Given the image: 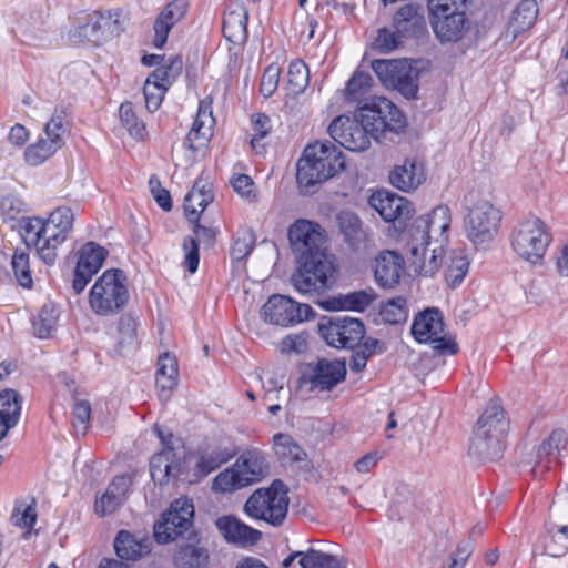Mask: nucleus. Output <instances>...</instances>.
Returning a JSON list of instances; mask_svg holds the SVG:
<instances>
[{"instance_id":"31","label":"nucleus","mask_w":568,"mask_h":568,"mask_svg":"<svg viewBox=\"0 0 568 568\" xmlns=\"http://www.w3.org/2000/svg\"><path fill=\"white\" fill-rule=\"evenodd\" d=\"M149 538H136L126 530L118 532L114 539V549L119 558L123 560H138L151 551Z\"/></svg>"},{"instance_id":"26","label":"nucleus","mask_w":568,"mask_h":568,"mask_svg":"<svg viewBox=\"0 0 568 568\" xmlns=\"http://www.w3.org/2000/svg\"><path fill=\"white\" fill-rule=\"evenodd\" d=\"M105 24L102 23V11H93L78 19L77 26L71 31V38L75 42H88L100 45L108 40Z\"/></svg>"},{"instance_id":"16","label":"nucleus","mask_w":568,"mask_h":568,"mask_svg":"<svg viewBox=\"0 0 568 568\" xmlns=\"http://www.w3.org/2000/svg\"><path fill=\"white\" fill-rule=\"evenodd\" d=\"M318 329L326 343L337 348L354 347L363 339L365 334L363 323L357 318L347 316L323 318Z\"/></svg>"},{"instance_id":"20","label":"nucleus","mask_w":568,"mask_h":568,"mask_svg":"<svg viewBox=\"0 0 568 568\" xmlns=\"http://www.w3.org/2000/svg\"><path fill=\"white\" fill-rule=\"evenodd\" d=\"M215 526L223 538L237 547L247 548L258 544L262 532L250 527L233 515L221 516Z\"/></svg>"},{"instance_id":"60","label":"nucleus","mask_w":568,"mask_h":568,"mask_svg":"<svg viewBox=\"0 0 568 568\" xmlns=\"http://www.w3.org/2000/svg\"><path fill=\"white\" fill-rule=\"evenodd\" d=\"M404 39L397 33V31H392L387 28H383L378 30V34L374 42V48L383 53H388L395 49H397Z\"/></svg>"},{"instance_id":"6","label":"nucleus","mask_w":568,"mask_h":568,"mask_svg":"<svg viewBox=\"0 0 568 568\" xmlns=\"http://www.w3.org/2000/svg\"><path fill=\"white\" fill-rule=\"evenodd\" d=\"M550 242L551 234L547 224L535 215L518 221L510 233L513 251L531 264L541 263Z\"/></svg>"},{"instance_id":"43","label":"nucleus","mask_w":568,"mask_h":568,"mask_svg":"<svg viewBox=\"0 0 568 568\" xmlns=\"http://www.w3.org/2000/svg\"><path fill=\"white\" fill-rule=\"evenodd\" d=\"M373 78L364 71H356L347 81L345 88V99L349 102H362L371 93Z\"/></svg>"},{"instance_id":"52","label":"nucleus","mask_w":568,"mask_h":568,"mask_svg":"<svg viewBox=\"0 0 568 568\" xmlns=\"http://www.w3.org/2000/svg\"><path fill=\"white\" fill-rule=\"evenodd\" d=\"M183 70V61L180 57H173L169 64L155 69L151 74L152 81L161 82L166 89L179 78Z\"/></svg>"},{"instance_id":"64","label":"nucleus","mask_w":568,"mask_h":568,"mask_svg":"<svg viewBox=\"0 0 568 568\" xmlns=\"http://www.w3.org/2000/svg\"><path fill=\"white\" fill-rule=\"evenodd\" d=\"M234 191L247 201L256 200L253 180L246 174H239L231 179Z\"/></svg>"},{"instance_id":"8","label":"nucleus","mask_w":568,"mask_h":568,"mask_svg":"<svg viewBox=\"0 0 568 568\" xmlns=\"http://www.w3.org/2000/svg\"><path fill=\"white\" fill-rule=\"evenodd\" d=\"M20 232L28 247H34L40 258L48 265L55 262L58 247L67 240L69 233L51 221L40 217H23Z\"/></svg>"},{"instance_id":"41","label":"nucleus","mask_w":568,"mask_h":568,"mask_svg":"<svg viewBox=\"0 0 568 568\" xmlns=\"http://www.w3.org/2000/svg\"><path fill=\"white\" fill-rule=\"evenodd\" d=\"M164 516L180 532H184L192 525L194 506L190 499L179 498L171 505L170 510Z\"/></svg>"},{"instance_id":"2","label":"nucleus","mask_w":568,"mask_h":568,"mask_svg":"<svg viewBox=\"0 0 568 568\" xmlns=\"http://www.w3.org/2000/svg\"><path fill=\"white\" fill-rule=\"evenodd\" d=\"M345 166L344 154L336 144L317 141L305 148L297 163L296 180L301 187L308 189L339 174Z\"/></svg>"},{"instance_id":"58","label":"nucleus","mask_w":568,"mask_h":568,"mask_svg":"<svg viewBox=\"0 0 568 568\" xmlns=\"http://www.w3.org/2000/svg\"><path fill=\"white\" fill-rule=\"evenodd\" d=\"M161 82L152 81L149 75L145 80L143 93L145 98V106L149 111L153 112L159 109L168 89L160 84Z\"/></svg>"},{"instance_id":"15","label":"nucleus","mask_w":568,"mask_h":568,"mask_svg":"<svg viewBox=\"0 0 568 568\" xmlns=\"http://www.w3.org/2000/svg\"><path fill=\"white\" fill-rule=\"evenodd\" d=\"M261 315L265 322L290 326L310 320L313 310L308 304L297 303L293 298L275 294L262 306Z\"/></svg>"},{"instance_id":"38","label":"nucleus","mask_w":568,"mask_h":568,"mask_svg":"<svg viewBox=\"0 0 568 568\" xmlns=\"http://www.w3.org/2000/svg\"><path fill=\"white\" fill-rule=\"evenodd\" d=\"M374 298L375 294L372 290H362L328 300L324 305L331 311L347 310L363 312L367 306H369Z\"/></svg>"},{"instance_id":"54","label":"nucleus","mask_w":568,"mask_h":568,"mask_svg":"<svg viewBox=\"0 0 568 568\" xmlns=\"http://www.w3.org/2000/svg\"><path fill=\"white\" fill-rule=\"evenodd\" d=\"M11 267L16 280L23 287H31L32 277L29 265V254L22 250H16L11 257Z\"/></svg>"},{"instance_id":"14","label":"nucleus","mask_w":568,"mask_h":568,"mask_svg":"<svg viewBox=\"0 0 568 568\" xmlns=\"http://www.w3.org/2000/svg\"><path fill=\"white\" fill-rule=\"evenodd\" d=\"M364 123L371 125V130L379 138L386 131L397 132L405 128L406 118L400 110L388 99L375 97L361 109Z\"/></svg>"},{"instance_id":"27","label":"nucleus","mask_w":568,"mask_h":568,"mask_svg":"<svg viewBox=\"0 0 568 568\" xmlns=\"http://www.w3.org/2000/svg\"><path fill=\"white\" fill-rule=\"evenodd\" d=\"M186 11V0H173L161 11L154 21L153 43L156 48H162L165 44L170 30L184 18Z\"/></svg>"},{"instance_id":"1","label":"nucleus","mask_w":568,"mask_h":568,"mask_svg":"<svg viewBox=\"0 0 568 568\" xmlns=\"http://www.w3.org/2000/svg\"><path fill=\"white\" fill-rule=\"evenodd\" d=\"M450 222L449 207L438 205L429 215L415 219L409 226L406 245L410 266L418 275L430 277L443 266Z\"/></svg>"},{"instance_id":"39","label":"nucleus","mask_w":568,"mask_h":568,"mask_svg":"<svg viewBox=\"0 0 568 568\" xmlns=\"http://www.w3.org/2000/svg\"><path fill=\"white\" fill-rule=\"evenodd\" d=\"M37 501L33 497L17 499L11 514V523L13 526L24 528L27 531L23 538L28 539L37 521Z\"/></svg>"},{"instance_id":"11","label":"nucleus","mask_w":568,"mask_h":568,"mask_svg":"<svg viewBox=\"0 0 568 568\" xmlns=\"http://www.w3.org/2000/svg\"><path fill=\"white\" fill-rule=\"evenodd\" d=\"M346 376V366L339 361L318 359L302 368L296 392L301 395L333 389Z\"/></svg>"},{"instance_id":"29","label":"nucleus","mask_w":568,"mask_h":568,"mask_svg":"<svg viewBox=\"0 0 568 568\" xmlns=\"http://www.w3.org/2000/svg\"><path fill=\"white\" fill-rule=\"evenodd\" d=\"M248 13L241 3L229 6L223 18V34L234 44L245 42L247 38Z\"/></svg>"},{"instance_id":"18","label":"nucleus","mask_w":568,"mask_h":568,"mask_svg":"<svg viewBox=\"0 0 568 568\" xmlns=\"http://www.w3.org/2000/svg\"><path fill=\"white\" fill-rule=\"evenodd\" d=\"M106 256L108 251L94 242H88L81 247L72 281L75 294L84 291L92 276L102 267Z\"/></svg>"},{"instance_id":"33","label":"nucleus","mask_w":568,"mask_h":568,"mask_svg":"<svg viewBox=\"0 0 568 568\" xmlns=\"http://www.w3.org/2000/svg\"><path fill=\"white\" fill-rule=\"evenodd\" d=\"M213 201V193L209 183L196 181L184 199V211L187 219L197 222L200 214Z\"/></svg>"},{"instance_id":"57","label":"nucleus","mask_w":568,"mask_h":568,"mask_svg":"<svg viewBox=\"0 0 568 568\" xmlns=\"http://www.w3.org/2000/svg\"><path fill=\"white\" fill-rule=\"evenodd\" d=\"M406 300L396 297L387 301L381 308L382 318L389 324H397L406 318Z\"/></svg>"},{"instance_id":"40","label":"nucleus","mask_w":568,"mask_h":568,"mask_svg":"<svg viewBox=\"0 0 568 568\" xmlns=\"http://www.w3.org/2000/svg\"><path fill=\"white\" fill-rule=\"evenodd\" d=\"M173 559L179 568H203L209 561V554L197 544L184 542L179 546Z\"/></svg>"},{"instance_id":"47","label":"nucleus","mask_w":568,"mask_h":568,"mask_svg":"<svg viewBox=\"0 0 568 568\" xmlns=\"http://www.w3.org/2000/svg\"><path fill=\"white\" fill-rule=\"evenodd\" d=\"M298 564L302 568H345L337 557L313 548L305 551Z\"/></svg>"},{"instance_id":"5","label":"nucleus","mask_w":568,"mask_h":568,"mask_svg":"<svg viewBox=\"0 0 568 568\" xmlns=\"http://www.w3.org/2000/svg\"><path fill=\"white\" fill-rule=\"evenodd\" d=\"M300 267L292 274L291 282L302 294H318L331 288L336 280V266L332 255L314 251L298 260Z\"/></svg>"},{"instance_id":"10","label":"nucleus","mask_w":568,"mask_h":568,"mask_svg":"<svg viewBox=\"0 0 568 568\" xmlns=\"http://www.w3.org/2000/svg\"><path fill=\"white\" fill-rule=\"evenodd\" d=\"M412 334L418 343L432 344L439 354L454 355L457 343L445 332L443 314L438 308H427L416 315L412 324Z\"/></svg>"},{"instance_id":"21","label":"nucleus","mask_w":568,"mask_h":568,"mask_svg":"<svg viewBox=\"0 0 568 568\" xmlns=\"http://www.w3.org/2000/svg\"><path fill=\"white\" fill-rule=\"evenodd\" d=\"M214 124L212 100L211 98L203 99L199 104L197 115L185 139L184 146L191 153L205 148L213 135Z\"/></svg>"},{"instance_id":"28","label":"nucleus","mask_w":568,"mask_h":568,"mask_svg":"<svg viewBox=\"0 0 568 568\" xmlns=\"http://www.w3.org/2000/svg\"><path fill=\"white\" fill-rule=\"evenodd\" d=\"M389 181L400 191H414L425 181L424 165L417 160L407 159L392 170Z\"/></svg>"},{"instance_id":"44","label":"nucleus","mask_w":568,"mask_h":568,"mask_svg":"<svg viewBox=\"0 0 568 568\" xmlns=\"http://www.w3.org/2000/svg\"><path fill=\"white\" fill-rule=\"evenodd\" d=\"M308 68L302 60L291 62L287 72V88L290 93L298 95L305 91L308 85Z\"/></svg>"},{"instance_id":"24","label":"nucleus","mask_w":568,"mask_h":568,"mask_svg":"<svg viewBox=\"0 0 568 568\" xmlns=\"http://www.w3.org/2000/svg\"><path fill=\"white\" fill-rule=\"evenodd\" d=\"M393 27L403 38H418L426 33V21L420 7L405 4L393 17Z\"/></svg>"},{"instance_id":"25","label":"nucleus","mask_w":568,"mask_h":568,"mask_svg":"<svg viewBox=\"0 0 568 568\" xmlns=\"http://www.w3.org/2000/svg\"><path fill=\"white\" fill-rule=\"evenodd\" d=\"M404 271V258L400 254L386 251L375 260L374 276L382 287L392 288L399 283Z\"/></svg>"},{"instance_id":"50","label":"nucleus","mask_w":568,"mask_h":568,"mask_svg":"<svg viewBox=\"0 0 568 568\" xmlns=\"http://www.w3.org/2000/svg\"><path fill=\"white\" fill-rule=\"evenodd\" d=\"M67 124L68 120L65 111L62 109H55L50 120L44 125L43 135L63 146Z\"/></svg>"},{"instance_id":"59","label":"nucleus","mask_w":568,"mask_h":568,"mask_svg":"<svg viewBox=\"0 0 568 568\" xmlns=\"http://www.w3.org/2000/svg\"><path fill=\"white\" fill-rule=\"evenodd\" d=\"M119 112L121 121L128 129L129 133L135 138H142L144 124L135 115L132 104L130 102L122 103Z\"/></svg>"},{"instance_id":"22","label":"nucleus","mask_w":568,"mask_h":568,"mask_svg":"<svg viewBox=\"0 0 568 568\" xmlns=\"http://www.w3.org/2000/svg\"><path fill=\"white\" fill-rule=\"evenodd\" d=\"M369 205L387 222L409 219L412 204L404 197L389 192L378 191L369 197Z\"/></svg>"},{"instance_id":"56","label":"nucleus","mask_w":568,"mask_h":568,"mask_svg":"<svg viewBox=\"0 0 568 568\" xmlns=\"http://www.w3.org/2000/svg\"><path fill=\"white\" fill-rule=\"evenodd\" d=\"M275 453L282 458H291L293 460H301L303 453L301 447L293 442L292 437L286 434H276L273 437Z\"/></svg>"},{"instance_id":"45","label":"nucleus","mask_w":568,"mask_h":568,"mask_svg":"<svg viewBox=\"0 0 568 568\" xmlns=\"http://www.w3.org/2000/svg\"><path fill=\"white\" fill-rule=\"evenodd\" d=\"M138 338V321L131 313H124L118 321V345L120 352L135 344Z\"/></svg>"},{"instance_id":"12","label":"nucleus","mask_w":568,"mask_h":568,"mask_svg":"<svg viewBox=\"0 0 568 568\" xmlns=\"http://www.w3.org/2000/svg\"><path fill=\"white\" fill-rule=\"evenodd\" d=\"M329 135L342 146L353 152H363L371 145V138L378 139L364 123L363 118L342 114L335 118L327 129Z\"/></svg>"},{"instance_id":"62","label":"nucleus","mask_w":568,"mask_h":568,"mask_svg":"<svg viewBox=\"0 0 568 568\" xmlns=\"http://www.w3.org/2000/svg\"><path fill=\"white\" fill-rule=\"evenodd\" d=\"M281 68L276 63L270 64L263 72L260 90L265 98L274 94L278 87Z\"/></svg>"},{"instance_id":"13","label":"nucleus","mask_w":568,"mask_h":568,"mask_svg":"<svg viewBox=\"0 0 568 568\" xmlns=\"http://www.w3.org/2000/svg\"><path fill=\"white\" fill-rule=\"evenodd\" d=\"M372 69L387 87L399 91L404 97L415 98L417 85V71L407 60H374Z\"/></svg>"},{"instance_id":"32","label":"nucleus","mask_w":568,"mask_h":568,"mask_svg":"<svg viewBox=\"0 0 568 568\" xmlns=\"http://www.w3.org/2000/svg\"><path fill=\"white\" fill-rule=\"evenodd\" d=\"M156 387L162 399H168L178 384V361L175 356L163 353L158 361Z\"/></svg>"},{"instance_id":"17","label":"nucleus","mask_w":568,"mask_h":568,"mask_svg":"<svg viewBox=\"0 0 568 568\" xmlns=\"http://www.w3.org/2000/svg\"><path fill=\"white\" fill-rule=\"evenodd\" d=\"M155 432L165 447L151 458L150 474L153 481L162 486L182 474L183 463L182 457L173 448L168 446L172 435L169 434L165 437L159 427H155Z\"/></svg>"},{"instance_id":"63","label":"nucleus","mask_w":568,"mask_h":568,"mask_svg":"<svg viewBox=\"0 0 568 568\" xmlns=\"http://www.w3.org/2000/svg\"><path fill=\"white\" fill-rule=\"evenodd\" d=\"M125 22L126 17L121 10H109L106 12H102V23L108 27V39L119 36L124 30Z\"/></svg>"},{"instance_id":"3","label":"nucleus","mask_w":568,"mask_h":568,"mask_svg":"<svg viewBox=\"0 0 568 568\" xmlns=\"http://www.w3.org/2000/svg\"><path fill=\"white\" fill-rule=\"evenodd\" d=\"M130 300L129 281L120 268L104 271L92 285L88 304L100 317H110L123 311Z\"/></svg>"},{"instance_id":"61","label":"nucleus","mask_w":568,"mask_h":568,"mask_svg":"<svg viewBox=\"0 0 568 568\" xmlns=\"http://www.w3.org/2000/svg\"><path fill=\"white\" fill-rule=\"evenodd\" d=\"M229 458L230 455L222 452H211L203 454L196 463L197 471L202 476H206L211 471L219 468L222 464L226 463Z\"/></svg>"},{"instance_id":"53","label":"nucleus","mask_w":568,"mask_h":568,"mask_svg":"<svg viewBox=\"0 0 568 568\" xmlns=\"http://www.w3.org/2000/svg\"><path fill=\"white\" fill-rule=\"evenodd\" d=\"M57 311L53 305H44L38 317L33 321V328L38 337H49L55 328Z\"/></svg>"},{"instance_id":"7","label":"nucleus","mask_w":568,"mask_h":568,"mask_svg":"<svg viewBox=\"0 0 568 568\" xmlns=\"http://www.w3.org/2000/svg\"><path fill=\"white\" fill-rule=\"evenodd\" d=\"M503 219L501 211L489 200L471 197L464 217L467 239L476 247H486L497 236Z\"/></svg>"},{"instance_id":"23","label":"nucleus","mask_w":568,"mask_h":568,"mask_svg":"<svg viewBox=\"0 0 568 568\" xmlns=\"http://www.w3.org/2000/svg\"><path fill=\"white\" fill-rule=\"evenodd\" d=\"M131 481V477L126 475L114 477L105 491L95 498L94 513L99 517H105L119 509L126 498Z\"/></svg>"},{"instance_id":"36","label":"nucleus","mask_w":568,"mask_h":568,"mask_svg":"<svg viewBox=\"0 0 568 568\" xmlns=\"http://www.w3.org/2000/svg\"><path fill=\"white\" fill-rule=\"evenodd\" d=\"M336 220L344 241L352 250L357 251L366 239L359 217L355 213L342 211Z\"/></svg>"},{"instance_id":"48","label":"nucleus","mask_w":568,"mask_h":568,"mask_svg":"<svg viewBox=\"0 0 568 568\" xmlns=\"http://www.w3.org/2000/svg\"><path fill=\"white\" fill-rule=\"evenodd\" d=\"M568 446V436L562 429H555L548 438L538 448L537 457L541 460L544 457L558 458L560 453Z\"/></svg>"},{"instance_id":"4","label":"nucleus","mask_w":568,"mask_h":568,"mask_svg":"<svg viewBox=\"0 0 568 568\" xmlns=\"http://www.w3.org/2000/svg\"><path fill=\"white\" fill-rule=\"evenodd\" d=\"M267 475L268 465L262 452L246 450L214 478L212 489L216 493H232L258 483Z\"/></svg>"},{"instance_id":"34","label":"nucleus","mask_w":568,"mask_h":568,"mask_svg":"<svg viewBox=\"0 0 568 568\" xmlns=\"http://www.w3.org/2000/svg\"><path fill=\"white\" fill-rule=\"evenodd\" d=\"M475 427H481V429L486 430L487 436L496 438L501 443L508 429L501 406L496 402H491L479 417Z\"/></svg>"},{"instance_id":"37","label":"nucleus","mask_w":568,"mask_h":568,"mask_svg":"<svg viewBox=\"0 0 568 568\" xmlns=\"http://www.w3.org/2000/svg\"><path fill=\"white\" fill-rule=\"evenodd\" d=\"M503 452V443L487 436L485 429L475 427L469 445V454L478 459H495Z\"/></svg>"},{"instance_id":"49","label":"nucleus","mask_w":568,"mask_h":568,"mask_svg":"<svg viewBox=\"0 0 568 568\" xmlns=\"http://www.w3.org/2000/svg\"><path fill=\"white\" fill-rule=\"evenodd\" d=\"M430 19H449L456 13H466V0H429Z\"/></svg>"},{"instance_id":"19","label":"nucleus","mask_w":568,"mask_h":568,"mask_svg":"<svg viewBox=\"0 0 568 568\" xmlns=\"http://www.w3.org/2000/svg\"><path fill=\"white\" fill-rule=\"evenodd\" d=\"M287 235L298 260L310 256L314 251H323L324 237L317 223L297 220L290 226Z\"/></svg>"},{"instance_id":"9","label":"nucleus","mask_w":568,"mask_h":568,"mask_svg":"<svg viewBox=\"0 0 568 568\" xmlns=\"http://www.w3.org/2000/svg\"><path fill=\"white\" fill-rule=\"evenodd\" d=\"M288 497L285 486L280 480L273 481L268 488L255 490L244 505L247 516L280 526L286 517Z\"/></svg>"},{"instance_id":"30","label":"nucleus","mask_w":568,"mask_h":568,"mask_svg":"<svg viewBox=\"0 0 568 568\" xmlns=\"http://www.w3.org/2000/svg\"><path fill=\"white\" fill-rule=\"evenodd\" d=\"M430 24L442 43L460 41L469 28L466 13H456L449 19H430Z\"/></svg>"},{"instance_id":"35","label":"nucleus","mask_w":568,"mask_h":568,"mask_svg":"<svg viewBox=\"0 0 568 568\" xmlns=\"http://www.w3.org/2000/svg\"><path fill=\"white\" fill-rule=\"evenodd\" d=\"M539 9L535 0H523L513 12L507 34L515 39L519 33L530 29L538 16Z\"/></svg>"},{"instance_id":"46","label":"nucleus","mask_w":568,"mask_h":568,"mask_svg":"<svg viewBox=\"0 0 568 568\" xmlns=\"http://www.w3.org/2000/svg\"><path fill=\"white\" fill-rule=\"evenodd\" d=\"M20 412L21 404L19 394L14 389L0 392V416L9 423V426L17 425Z\"/></svg>"},{"instance_id":"42","label":"nucleus","mask_w":568,"mask_h":568,"mask_svg":"<svg viewBox=\"0 0 568 568\" xmlns=\"http://www.w3.org/2000/svg\"><path fill=\"white\" fill-rule=\"evenodd\" d=\"M61 148L58 142L43 135L26 149L24 159L28 164L37 166L50 159Z\"/></svg>"},{"instance_id":"51","label":"nucleus","mask_w":568,"mask_h":568,"mask_svg":"<svg viewBox=\"0 0 568 568\" xmlns=\"http://www.w3.org/2000/svg\"><path fill=\"white\" fill-rule=\"evenodd\" d=\"M469 267L467 257L462 252H453L446 271V282L450 287L458 286L465 278Z\"/></svg>"},{"instance_id":"55","label":"nucleus","mask_w":568,"mask_h":568,"mask_svg":"<svg viewBox=\"0 0 568 568\" xmlns=\"http://www.w3.org/2000/svg\"><path fill=\"white\" fill-rule=\"evenodd\" d=\"M91 405L89 400L74 395L73 427L78 434L84 435L89 427Z\"/></svg>"}]
</instances>
